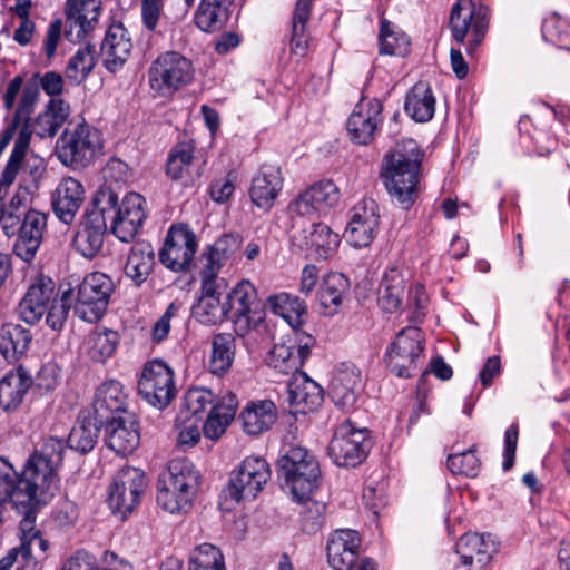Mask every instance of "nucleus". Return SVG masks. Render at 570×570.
<instances>
[{
	"mask_svg": "<svg viewBox=\"0 0 570 570\" xmlns=\"http://www.w3.org/2000/svg\"><path fill=\"white\" fill-rule=\"evenodd\" d=\"M423 151L413 139H402L385 155L383 178L389 194L404 208L417 197L419 171Z\"/></svg>",
	"mask_w": 570,
	"mask_h": 570,
	"instance_id": "1",
	"label": "nucleus"
},
{
	"mask_svg": "<svg viewBox=\"0 0 570 570\" xmlns=\"http://www.w3.org/2000/svg\"><path fill=\"white\" fill-rule=\"evenodd\" d=\"M72 292L55 293L50 278H40L32 284L19 304L20 317L28 324L38 323L46 314V323L53 331H60L71 307Z\"/></svg>",
	"mask_w": 570,
	"mask_h": 570,
	"instance_id": "2",
	"label": "nucleus"
},
{
	"mask_svg": "<svg viewBox=\"0 0 570 570\" xmlns=\"http://www.w3.org/2000/svg\"><path fill=\"white\" fill-rule=\"evenodd\" d=\"M198 485V472L188 461H173L159 479L157 503L169 513L186 512Z\"/></svg>",
	"mask_w": 570,
	"mask_h": 570,
	"instance_id": "3",
	"label": "nucleus"
},
{
	"mask_svg": "<svg viewBox=\"0 0 570 570\" xmlns=\"http://www.w3.org/2000/svg\"><path fill=\"white\" fill-rule=\"evenodd\" d=\"M148 83L155 95L173 97L195 79L193 61L176 51L159 55L148 68Z\"/></svg>",
	"mask_w": 570,
	"mask_h": 570,
	"instance_id": "4",
	"label": "nucleus"
},
{
	"mask_svg": "<svg viewBox=\"0 0 570 570\" xmlns=\"http://www.w3.org/2000/svg\"><path fill=\"white\" fill-rule=\"evenodd\" d=\"M278 474L298 501H303L317 489L321 470L315 456L306 449L294 446L278 461Z\"/></svg>",
	"mask_w": 570,
	"mask_h": 570,
	"instance_id": "5",
	"label": "nucleus"
},
{
	"mask_svg": "<svg viewBox=\"0 0 570 570\" xmlns=\"http://www.w3.org/2000/svg\"><path fill=\"white\" fill-rule=\"evenodd\" d=\"M57 469L45 458L31 455L20 474L16 502L23 505L47 504L58 489Z\"/></svg>",
	"mask_w": 570,
	"mask_h": 570,
	"instance_id": "6",
	"label": "nucleus"
},
{
	"mask_svg": "<svg viewBox=\"0 0 570 570\" xmlns=\"http://www.w3.org/2000/svg\"><path fill=\"white\" fill-rule=\"evenodd\" d=\"M59 159L73 167L88 166L102 149L100 132L81 122L65 130L57 141Z\"/></svg>",
	"mask_w": 570,
	"mask_h": 570,
	"instance_id": "7",
	"label": "nucleus"
},
{
	"mask_svg": "<svg viewBox=\"0 0 570 570\" xmlns=\"http://www.w3.org/2000/svg\"><path fill=\"white\" fill-rule=\"evenodd\" d=\"M114 291V282L107 274L92 272L86 275L77 288L75 313L88 323L99 321Z\"/></svg>",
	"mask_w": 570,
	"mask_h": 570,
	"instance_id": "8",
	"label": "nucleus"
},
{
	"mask_svg": "<svg viewBox=\"0 0 570 570\" xmlns=\"http://www.w3.org/2000/svg\"><path fill=\"white\" fill-rule=\"evenodd\" d=\"M488 24L489 9L485 6H475L472 0H458L451 9L449 26L452 37L458 43L468 38L469 51L480 45Z\"/></svg>",
	"mask_w": 570,
	"mask_h": 570,
	"instance_id": "9",
	"label": "nucleus"
},
{
	"mask_svg": "<svg viewBox=\"0 0 570 570\" xmlns=\"http://www.w3.org/2000/svg\"><path fill=\"white\" fill-rule=\"evenodd\" d=\"M271 468L261 456H246L230 472L227 492L229 497L239 502L252 500L264 489L271 479Z\"/></svg>",
	"mask_w": 570,
	"mask_h": 570,
	"instance_id": "10",
	"label": "nucleus"
},
{
	"mask_svg": "<svg viewBox=\"0 0 570 570\" xmlns=\"http://www.w3.org/2000/svg\"><path fill=\"white\" fill-rule=\"evenodd\" d=\"M146 484V476L141 470L131 466L121 468L109 485V508L115 514L125 518L140 503Z\"/></svg>",
	"mask_w": 570,
	"mask_h": 570,
	"instance_id": "11",
	"label": "nucleus"
},
{
	"mask_svg": "<svg viewBox=\"0 0 570 570\" xmlns=\"http://www.w3.org/2000/svg\"><path fill=\"white\" fill-rule=\"evenodd\" d=\"M225 302L227 314H230L239 336L247 335L262 323L256 289L248 281L239 282L228 293L225 291Z\"/></svg>",
	"mask_w": 570,
	"mask_h": 570,
	"instance_id": "12",
	"label": "nucleus"
},
{
	"mask_svg": "<svg viewBox=\"0 0 570 570\" xmlns=\"http://www.w3.org/2000/svg\"><path fill=\"white\" fill-rule=\"evenodd\" d=\"M423 334L415 326L405 327L397 333L386 351L389 368L400 377H410L416 370V362L421 357Z\"/></svg>",
	"mask_w": 570,
	"mask_h": 570,
	"instance_id": "13",
	"label": "nucleus"
},
{
	"mask_svg": "<svg viewBox=\"0 0 570 570\" xmlns=\"http://www.w3.org/2000/svg\"><path fill=\"white\" fill-rule=\"evenodd\" d=\"M138 391L149 404L165 409L177 392L174 371L163 361L148 362L139 379Z\"/></svg>",
	"mask_w": 570,
	"mask_h": 570,
	"instance_id": "14",
	"label": "nucleus"
},
{
	"mask_svg": "<svg viewBox=\"0 0 570 570\" xmlns=\"http://www.w3.org/2000/svg\"><path fill=\"white\" fill-rule=\"evenodd\" d=\"M197 249L194 232L187 225H173L159 252L163 265L174 272L188 271Z\"/></svg>",
	"mask_w": 570,
	"mask_h": 570,
	"instance_id": "15",
	"label": "nucleus"
},
{
	"mask_svg": "<svg viewBox=\"0 0 570 570\" xmlns=\"http://www.w3.org/2000/svg\"><path fill=\"white\" fill-rule=\"evenodd\" d=\"M330 455L338 466H356L367 455V435L364 429H354L350 423L340 425L330 444Z\"/></svg>",
	"mask_w": 570,
	"mask_h": 570,
	"instance_id": "16",
	"label": "nucleus"
},
{
	"mask_svg": "<svg viewBox=\"0 0 570 570\" xmlns=\"http://www.w3.org/2000/svg\"><path fill=\"white\" fill-rule=\"evenodd\" d=\"M100 9L101 0H66V39L76 43L89 36L98 23Z\"/></svg>",
	"mask_w": 570,
	"mask_h": 570,
	"instance_id": "17",
	"label": "nucleus"
},
{
	"mask_svg": "<svg viewBox=\"0 0 570 570\" xmlns=\"http://www.w3.org/2000/svg\"><path fill=\"white\" fill-rule=\"evenodd\" d=\"M382 104L377 99L360 101L346 122L351 140L358 145H368L374 140L381 122Z\"/></svg>",
	"mask_w": 570,
	"mask_h": 570,
	"instance_id": "18",
	"label": "nucleus"
},
{
	"mask_svg": "<svg viewBox=\"0 0 570 570\" xmlns=\"http://www.w3.org/2000/svg\"><path fill=\"white\" fill-rule=\"evenodd\" d=\"M377 227L379 214L375 202L372 199L360 202L352 209L345 238L355 248L366 247L374 239Z\"/></svg>",
	"mask_w": 570,
	"mask_h": 570,
	"instance_id": "19",
	"label": "nucleus"
},
{
	"mask_svg": "<svg viewBox=\"0 0 570 570\" xmlns=\"http://www.w3.org/2000/svg\"><path fill=\"white\" fill-rule=\"evenodd\" d=\"M104 425L106 444L118 455L127 456L138 448L140 433L135 413H125Z\"/></svg>",
	"mask_w": 570,
	"mask_h": 570,
	"instance_id": "20",
	"label": "nucleus"
},
{
	"mask_svg": "<svg viewBox=\"0 0 570 570\" xmlns=\"http://www.w3.org/2000/svg\"><path fill=\"white\" fill-rule=\"evenodd\" d=\"M340 200V190L332 180H322L301 193L291 209L302 216L326 213Z\"/></svg>",
	"mask_w": 570,
	"mask_h": 570,
	"instance_id": "21",
	"label": "nucleus"
},
{
	"mask_svg": "<svg viewBox=\"0 0 570 570\" xmlns=\"http://www.w3.org/2000/svg\"><path fill=\"white\" fill-rule=\"evenodd\" d=\"M146 218L145 199L140 194L128 193L118 206L112 233L121 242L131 240Z\"/></svg>",
	"mask_w": 570,
	"mask_h": 570,
	"instance_id": "22",
	"label": "nucleus"
},
{
	"mask_svg": "<svg viewBox=\"0 0 570 570\" xmlns=\"http://www.w3.org/2000/svg\"><path fill=\"white\" fill-rule=\"evenodd\" d=\"M132 50L129 31L122 23H112L100 46L102 63L110 72L119 71L127 62Z\"/></svg>",
	"mask_w": 570,
	"mask_h": 570,
	"instance_id": "23",
	"label": "nucleus"
},
{
	"mask_svg": "<svg viewBox=\"0 0 570 570\" xmlns=\"http://www.w3.org/2000/svg\"><path fill=\"white\" fill-rule=\"evenodd\" d=\"M361 538L351 529L335 530L328 538L327 561L334 570H352L358 556Z\"/></svg>",
	"mask_w": 570,
	"mask_h": 570,
	"instance_id": "24",
	"label": "nucleus"
},
{
	"mask_svg": "<svg viewBox=\"0 0 570 570\" xmlns=\"http://www.w3.org/2000/svg\"><path fill=\"white\" fill-rule=\"evenodd\" d=\"M85 200L81 183L72 177H65L51 196L52 209L60 222L70 225Z\"/></svg>",
	"mask_w": 570,
	"mask_h": 570,
	"instance_id": "25",
	"label": "nucleus"
},
{
	"mask_svg": "<svg viewBox=\"0 0 570 570\" xmlns=\"http://www.w3.org/2000/svg\"><path fill=\"white\" fill-rule=\"evenodd\" d=\"M126 394L122 385L115 380L102 383L96 392L92 403L94 413L97 423L104 425L105 422L130 413L126 406Z\"/></svg>",
	"mask_w": 570,
	"mask_h": 570,
	"instance_id": "26",
	"label": "nucleus"
},
{
	"mask_svg": "<svg viewBox=\"0 0 570 570\" xmlns=\"http://www.w3.org/2000/svg\"><path fill=\"white\" fill-rule=\"evenodd\" d=\"M283 188L281 168L275 165H263L252 179L249 197L255 206L268 210Z\"/></svg>",
	"mask_w": 570,
	"mask_h": 570,
	"instance_id": "27",
	"label": "nucleus"
},
{
	"mask_svg": "<svg viewBox=\"0 0 570 570\" xmlns=\"http://www.w3.org/2000/svg\"><path fill=\"white\" fill-rule=\"evenodd\" d=\"M225 288L222 285L202 284V294L193 305V316L204 325H215L228 316L225 302Z\"/></svg>",
	"mask_w": 570,
	"mask_h": 570,
	"instance_id": "28",
	"label": "nucleus"
},
{
	"mask_svg": "<svg viewBox=\"0 0 570 570\" xmlns=\"http://www.w3.org/2000/svg\"><path fill=\"white\" fill-rule=\"evenodd\" d=\"M30 131L27 127L22 128L14 141L13 150L7 163V166L0 177V200L7 195L8 188L14 181L18 171L27 166H32L31 174L36 175L42 160L38 157L26 158L30 144Z\"/></svg>",
	"mask_w": 570,
	"mask_h": 570,
	"instance_id": "29",
	"label": "nucleus"
},
{
	"mask_svg": "<svg viewBox=\"0 0 570 570\" xmlns=\"http://www.w3.org/2000/svg\"><path fill=\"white\" fill-rule=\"evenodd\" d=\"M361 389V371L352 363H342L331 382L333 402L346 411L354 406Z\"/></svg>",
	"mask_w": 570,
	"mask_h": 570,
	"instance_id": "30",
	"label": "nucleus"
},
{
	"mask_svg": "<svg viewBox=\"0 0 570 570\" xmlns=\"http://www.w3.org/2000/svg\"><path fill=\"white\" fill-rule=\"evenodd\" d=\"M311 354L308 343H296L288 340L273 346L267 356V365L283 374L302 373L299 368Z\"/></svg>",
	"mask_w": 570,
	"mask_h": 570,
	"instance_id": "31",
	"label": "nucleus"
},
{
	"mask_svg": "<svg viewBox=\"0 0 570 570\" xmlns=\"http://www.w3.org/2000/svg\"><path fill=\"white\" fill-rule=\"evenodd\" d=\"M167 175L180 181L184 186L194 185L202 176V163L194 157V148L190 144H178L170 153L167 160Z\"/></svg>",
	"mask_w": 570,
	"mask_h": 570,
	"instance_id": "32",
	"label": "nucleus"
},
{
	"mask_svg": "<svg viewBox=\"0 0 570 570\" xmlns=\"http://www.w3.org/2000/svg\"><path fill=\"white\" fill-rule=\"evenodd\" d=\"M287 387L288 402L295 412H313L323 402L322 387L304 372L293 375Z\"/></svg>",
	"mask_w": 570,
	"mask_h": 570,
	"instance_id": "33",
	"label": "nucleus"
},
{
	"mask_svg": "<svg viewBox=\"0 0 570 570\" xmlns=\"http://www.w3.org/2000/svg\"><path fill=\"white\" fill-rule=\"evenodd\" d=\"M47 224V216L38 210H29L20 227L19 237L14 249L23 261H30L38 250L43 229Z\"/></svg>",
	"mask_w": 570,
	"mask_h": 570,
	"instance_id": "34",
	"label": "nucleus"
},
{
	"mask_svg": "<svg viewBox=\"0 0 570 570\" xmlns=\"http://www.w3.org/2000/svg\"><path fill=\"white\" fill-rule=\"evenodd\" d=\"M455 548L464 566H472L474 562L483 566L497 552L495 542L490 534L466 533L460 538Z\"/></svg>",
	"mask_w": 570,
	"mask_h": 570,
	"instance_id": "35",
	"label": "nucleus"
},
{
	"mask_svg": "<svg viewBox=\"0 0 570 570\" xmlns=\"http://www.w3.org/2000/svg\"><path fill=\"white\" fill-rule=\"evenodd\" d=\"M238 406L237 397L232 392L224 393L203 423V432L207 439L218 440L233 421Z\"/></svg>",
	"mask_w": 570,
	"mask_h": 570,
	"instance_id": "36",
	"label": "nucleus"
},
{
	"mask_svg": "<svg viewBox=\"0 0 570 570\" xmlns=\"http://www.w3.org/2000/svg\"><path fill=\"white\" fill-rule=\"evenodd\" d=\"M243 429L249 435L267 431L277 419V409L271 400L248 402L240 414Z\"/></svg>",
	"mask_w": 570,
	"mask_h": 570,
	"instance_id": "37",
	"label": "nucleus"
},
{
	"mask_svg": "<svg viewBox=\"0 0 570 570\" xmlns=\"http://www.w3.org/2000/svg\"><path fill=\"white\" fill-rule=\"evenodd\" d=\"M155 264V253L150 244L146 242L135 243L128 253L125 264V275L136 286H140L150 275Z\"/></svg>",
	"mask_w": 570,
	"mask_h": 570,
	"instance_id": "38",
	"label": "nucleus"
},
{
	"mask_svg": "<svg viewBox=\"0 0 570 570\" xmlns=\"http://www.w3.org/2000/svg\"><path fill=\"white\" fill-rule=\"evenodd\" d=\"M340 244L338 234L322 223L314 224L308 232H305L299 246L309 256L326 258L335 252Z\"/></svg>",
	"mask_w": 570,
	"mask_h": 570,
	"instance_id": "39",
	"label": "nucleus"
},
{
	"mask_svg": "<svg viewBox=\"0 0 570 570\" xmlns=\"http://www.w3.org/2000/svg\"><path fill=\"white\" fill-rule=\"evenodd\" d=\"M405 289V275L397 267L389 268L379 289V304L383 311L396 312L403 302Z\"/></svg>",
	"mask_w": 570,
	"mask_h": 570,
	"instance_id": "40",
	"label": "nucleus"
},
{
	"mask_svg": "<svg viewBox=\"0 0 570 570\" xmlns=\"http://www.w3.org/2000/svg\"><path fill=\"white\" fill-rule=\"evenodd\" d=\"M404 108L417 122L431 120L435 111V98L430 86L422 81L415 83L406 96Z\"/></svg>",
	"mask_w": 570,
	"mask_h": 570,
	"instance_id": "41",
	"label": "nucleus"
},
{
	"mask_svg": "<svg viewBox=\"0 0 570 570\" xmlns=\"http://www.w3.org/2000/svg\"><path fill=\"white\" fill-rule=\"evenodd\" d=\"M30 342V332L21 325L4 324L0 328V353L10 363L26 353Z\"/></svg>",
	"mask_w": 570,
	"mask_h": 570,
	"instance_id": "42",
	"label": "nucleus"
},
{
	"mask_svg": "<svg viewBox=\"0 0 570 570\" xmlns=\"http://www.w3.org/2000/svg\"><path fill=\"white\" fill-rule=\"evenodd\" d=\"M107 226L100 224V220L96 218V222L85 218L80 229L73 237V246L86 258L95 257L102 248L104 237Z\"/></svg>",
	"mask_w": 570,
	"mask_h": 570,
	"instance_id": "43",
	"label": "nucleus"
},
{
	"mask_svg": "<svg viewBox=\"0 0 570 570\" xmlns=\"http://www.w3.org/2000/svg\"><path fill=\"white\" fill-rule=\"evenodd\" d=\"M31 386L29 376L21 372H9L0 381V406L6 410L17 409Z\"/></svg>",
	"mask_w": 570,
	"mask_h": 570,
	"instance_id": "44",
	"label": "nucleus"
},
{
	"mask_svg": "<svg viewBox=\"0 0 570 570\" xmlns=\"http://www.w3.org/2000/svg\"><path fill=\"white\" fill-rule=\"evenodd\" d=\"M350 288L348 279L341 273L326 274L317 293L318 302L328 313H334L342 304Z\"/></svg>",
	"mask_w": 570,
	"mask_h": 570,
	"instance_id": "45",
	"label": "nucleus"
},
{
	"mask_svg": "<svg viewBox=\"0 0 570 570\" xmlns=\"http://www.w3.org/2000/svg\"><path fill=\"white\" fill-rule=\"evenodd\" d=\"M314 0H296L292 18L291 51L304 56L308 47L306 26L309 21Z\"/></svg>",
	"mask_w": 570,
	"mask_h": 570,
	"instance_id": "46",
	"label": "nucleus"
},
{
	"mask_svg": "<svg viewBox=\"0 0 570 570\" xmlns=\"http://www.w3.org/2000/svg\"><path fill=\"white\" fill-rule=\"evenodd\" d=\"M118 343L117 332L108 328L95 330L87 335L83 348L92 361L104 363L112 356Z\"/></svg>",
	"mask_w": 570,
	"mask_h": 570,
	"instance_id": "47",
	"label": "nucleus"
},
{
	"mask_svg": "<svg viewBox=\"0 0 570 570\" xmlns=\"http://www.w3.org/2000/svg\"><path fill=\"white\" fill-rule=\"evenodd\" d=\"M235 347V338L229 333H219L213 337L208 363V368L213 374L223 375L230 368Z\"/></svg>",
	"mask_w": 570,
	"mask_h": 570,
	"instance_id": "48",
	"label": "nucleus"
},
{
	"mask_svg": "<svg viewBox=\"0 0 570 570\" xmlns=\"http://www.w3.org/2000/svg\"><path fill=\"white\" fill-rule=\"evenodd\" d=\"M119 197L110 187H101L95 195L92 206L86 213V217L96 222V218L107 226L110 222L114 226L115 218L118 212Z\"/></svg>",
	"mask_w": 570,
	"mask_h": 570,
	"instance_id": "49",
	"label": "nucleus"
},
{
	"mask_svg": "<svg viewBox=\"0 0 570 570\" xmlns=\"http://www.w3.org/2000/svg\"><path fill=\"white\" fill-rule=\"evenodd\" d=\"M379 43L381 55L405 56L410 49L407 36L386 19L381 20Z\"/></svg>",
	"mask_w": 570,
	"mask_h": 570,
	"instance_id": "50",
	"label": "nucleus"
},
{
	"mask_svg": "<svg viewBox=\"0 0 570 570\" xmlns=\"http://www.w3.org/2000/svg\"><path fill=\"white\" fill-rule=\"evenodd\" d=\"M96 66L95 46L86 45L77 50L69 59L65 75L68 80L80 83L82 82Z\"/></svg>",
	"mask_w": 570,
	"mask_h": 570,
	"instance_id": "51",
	"label": "nucleus"
},
{
	"mask_svg": "<svg viewBox=\"0 0 570 570\" xmlns=\"http://www.w3.org/2000/svg\"><path fill=\"white\" fill-rule=\"evenodd\" d=\"M272 311L283 317L288 324L299 322V317L306 313V304L297 296L279 293L268 298Z\"/></svg>",
	"mask_w": 570,
	"mask_h": 570,
	"instance_id": "52",
	"label": "nucleus"
},
{
	"mask_svg": "<svg viewBox=\"0 0 570 570\" xmlns=\"http://www.w3.org/2000/svg\"><path fill=\"white\" fill-rule=\"evenodd\" d=\"M218 400L219 399H216L209 389H189L184 396L183 405L179 411V413H181V419H184L185 415L191 417H202V414L205 412V410L208 406L212 409Z\"/></svg>",
	"mask_w": 570,
	"mask_h": 570,
	"instance_id": "53",
	"label": "nucleus"
},
{
	"mask_svg": "<svg viewBox=\"0 0 570 570\" xmlns=\"http://www.w3.org/2000/svg\"><path fill=\"white\" fill-rule=\"evenodd\" d=\"M196 26L205 32H213L220 29L228 19V11L200 1L195 12Z\"/></svg>",
	"mask_w": 570,
	"mask_h": 570,
	"instance_id": "54",
	"label": "nucleus"
},
{
	"mask_svg": "<svg viewBox=\"0 0 570 570\" xmlns=\"http://www.w3.org/2000/svg\"><path fill=\"white\" fill-rule=\"evenodd\" d=\"M189 569H225L224 556L220 550L213 544H200L194 550L190 557Z\"/></svg>",
	"mask_w": 570,
	"mask_h": 570,
	"instance_id": "55",
	"label": "nucleus"
},
{
	"mask_svg": "<svg viewBox=\"0 0 570 570\" xmlns=\"http://www.w3.org/2000/svg\"><path fill=\"white\" fill-rule=\"evenodd\" d=\"M18 488H20V474L8 460L0 458V503L18 504L16 502Z\"/></svg>",
	"mask_w": 570,
	"mask_h": 570,
	"instance_id": "56",
	"label": "nucleus"
},
{
	"mask_svg": "<svg viewBox=\"0 0 570 570\" xmlns=\"http://www.w3.org/2000/svg\"><path fill=\"white\" fill-rule=\"evenodd\" d=\"M480 466L481 463L474 449L453 453L448 456V468L453 474L474 478L479 474Z\"/></svg>",
	"mask_w": 570,
	"mask_h": 570,
	"instance_id": "57",
	"label": "nucleus"
},
{
	"mask_svg": "<svg viewBox=\"0 0 570 570\" xmlns=\"http://www.w3.org/2000/svg\"><path fill=\"white\" fill-rule=\"evenodd\" d=\"M99 423L81 424L71 430L69 434V445L81 453L91 451L97 442Z\"/></svg>",
	"mask_w": 570,
	"mask_h": 570,
	"instance_id": "58",
	"label": "nucleus"
},
{
	"mask_svg": "<svg viewBox=\"0 0 570 570\" xmlns=\"http://www.w3.org/2000/svg\"><path fill=\"white\" fill-rule=\"evenodd\" d=\"M305 501L301 511L302 529L306 533H316L324 523L326 505L320 501L304 499Z\"/></svg>",
	"mask_w": 570,
	"mask_h": 570,
	"instance_id": "59",
	"label": "nucleus"
},
{
	"mask_svg": "<svg viewBox=\"0 0 570 570\" xmlns=\"http://www.w3.org/2000/svg\"><path fill=\"white\" fill-rule=\"evenodd\" d=\"M202 417H191L185 415L181 419V413L177 414L176 429H177V443L179 446H193L200 440Z\"/></svg>",
	"mask_w": 570,
	"mask_h": 570,
	"instance_id": "60",
	"label": "nucleus"
},
{
	"mask_svg": "<svg viewBox=\"0 0 570 570\" xmlns=\"http://www.w3.org/2000/svg\"><path fill=\"white\" fill-rule=\"evenodd\" d=\"M48 549V541L43 539L41 532L32 533L31 537H26L21 540L19 550L21 552V559L29 563L30 561L36 562L42 558Z\"/></svg>",
	"mask_w": 570,
	"mask_h": 570,
	"instance_id": "61",
	"label": "nucleus"
},
{
	"mask_svg": "<svg viewBox=\"0 0 570 570\" xmlns=\"http://www.w3.org/2000/svg\"><path fill=\"white\" fill-rule=\"evenodd\" d=\"M63 451H65L63 440L55 438V436H50L45 440L41 449L39 451H36L32 455L45 458V460L48 463H50V465L58 469L62 462Z\"/></svg>",
	"mask_w": 570,
	"mask_h": 570,
	"instance_id": "62",
	"label": "nucleus"
},
{
	"mask_svg": "<svg viewBox=\"0 0 570 570\" xmlns=\"http://www.w3.org/2000/svg\"><path fill=\"white\" fill-rule=\"evenodd\" d=\"M39 99V89L37 87H26L22 97L12 119L13 127H18L20 121L28 120Z\"/></svg>",
	"mask_w": 570,
	"mask_h": 570,
	"instance_id": "63",
	"label": "nucleus"
},
{
	"mask_svg": "<svg viewBox=\"0 0 570 570\" xmlns=\"http://www.w3.org/2000/svg\"><path fill=\"white\" fill-rule=\"evenodd\" d=\"M179 305L173 302L168 305L166 312L156 321L151 328V340L155 343L164 341L170 331V321L178 316Z\"/></svg>",
	"mask_w": 570,
	"mask_h": 570,
	"instance_id": "64",
	"label": "nucleus"
}]
</instances>
